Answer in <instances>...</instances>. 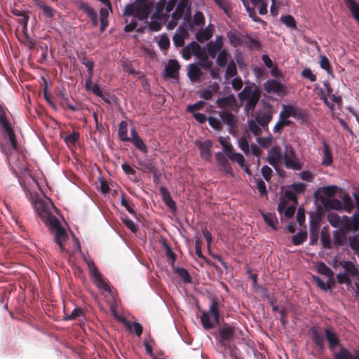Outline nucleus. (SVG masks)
Masks as SVG:
<instances>
[{"instance_id":"obj_18","label":"nucleus","mask_w":359,"mask_h":359,"mask_svg":"<svg viewBox=\"0 0 359 359\" xmlns=\"http://www.w3.org/2000/svg\"><path fill=\"white\" fill-rule=\"evenodd\" d=\"M219 115L222 123L226 124L230 129L236 128L237 118L231 111L228 110H223L219 112Z\"/></svg>"},{"instance_id":"obj_51","label":"nucleus","mask_w":359,"mask_h":359,"mask_svg":"<svg viewBox=\"0 0 359 359\" xmlns=\"http://www.w3.org/2000/svg\"><path fill=\"white\" fill-rule=\"evenodd\" d=\"M79 132L74 131L73 133L69 134L65 138V142L69 147L75 146L76 142L79 140Z\"/></svg>"},{"instance_id":"obj_48","label":"nucleus","mask_w":359,"mask_h":359,"mask_svg":"<svg viewBox=\"0 0 359 359\" xmlns=\"http://www.w3.org/2000/svg\"><path fill=\"white\" fill-rule=\"evenodd\" d=\"M216 90L217 89L213 88H210V87L203 88L198 91V94L200 97L209 100L212 97L213 94L216 92Z\"/></svg>"},{"instance_id":"obj_1","label":"nucleus","mask_w":359,"mask_h":359,"mask_svg":"<svg viewBox=\"0 0 359 359\" xmlns=\"http://www.w3.org/2000/svg\"><path fill=\"white\" fill-rule=\"evenodd\" d=\"M324 332L334 359H359V349L352 353L348 348L341 346L339 351H335L336 348L340 344L338 337L329 328H325Z\"/></svg>"},{"instance_id":"obj_13","label":"nucleus","mask_w":359,"mask_h":359,"mask_svg":"<svg viewBox=\"0 0 359 359\" xmlns=\"http://www.w3.org/2000/svg\"><path fill=\"white\" fill-rule=\"evenodd\" d=\"M273 118V109L270 104L264 108V111L259 112L255 116L256 122L262 128H265L268 126Z\"/></svg>"},{"instance_id":"obj_52","label":"nucleus","mask_w":359,"mask_h":359,"mask_svg":"<svg viewBox=\"0 0 359 359\" xmlns=\"http://www.w3.org/2000/svg\"><path fill=\"white\" fill-rule=\"evenodd\" d=\"M209 125L216 130H222V123L220 119L217 117L210 116L208 118Z\"/></svg>"},{"instance_id":"obj_41","label":"nucleus","mask_w":359,"mask_h":359,"mask_svg":"<svg viewBox=\"0 0 359 359\" xmlns=\"http://www.w3.org/2000/svg\"><path fill=\"white\" fill-rule=\"evenodd\" d=\"M35 5L41 8L43 11V14L46 17L48 18H52L55 15V11L50 6H47L44 4L43 2H41L39 0H35Z\"/></svg>"},{"instance_id":"obj_27","label":"nucleus","mask_w":359,"mask_h":359,"mask_svg":"<svg viewBox=\"0 0 359 359\" xmlns=\"http://www.w3.org/2000/svg\"><path fill=\"white\" fill-rule=\"evenodd\" d=\"M212 36V28L211 25H208L205 29H201L196 33V39L200 42L203 43L211 39Z\"/></svg>"},{"instance_id":"obj_37","label":"nucleus","mask_w":359,"mask_h":359,"mask_svg":"<svg viewBox=\"0 0 359 359\" xmlns=\"http://www.w3.org/2000/svg\"><path fill=\"white\" fill-rule=\"evenodd\" d=\"M342 210L347 212H351L355 208V203L348 194H344L341 197Z\"/></svg>"},{"instance_id":"obj_14","label":"nucleus","mask_w":359,"mask_h":359,"mask_svg":"<svg viewBox=\"0 0 359 359\" xmlns=\"http://www.w3.org/2000/svg\"><path fill=\"white\" fill-rule=\"evenodd\" d=\"M196 144L200 150L201 157L206 161H210L212 160V142L210 140H206L203 142L197 140Z\"/></svg>"},{"instance_id":"obj_8","label":"nucleus","mask_w":359,"mask_h":359,"mask_svg":"<svg viewBox=\"0 0 359 359\" xmlns=\"http://www.w3.org/2000/svg\"><path fill=\"white\" fill-rule=\"evenodd\" d=\"M89 269L91 278L96 286L104 291L111 293V290L110 285L103 279L102 274L99 272L94 262L86 260Z\"/></svg>"},{"instance_id":"obj_38","label":"nucleus","mask_w":359,"mask_h":359,"mask_svg":"<svg viewBox=\"0 0 359 359\" xmlns=\"http://www.w3.org/2000/svg\"><path fill=\"white\" fill-rule=\"evenodd\" d=\"M229 158L231 161H236L238 165L248 173L250 174L249 169L248 165L245 163V158L240 153H233L232 154L229 155Z\"/></svg>"},{"instance_id":"obj_23","label":"nucleus","mask_w":359,"mask_h":359,"mask_svg":"<svg viewBox=\"0 0 359 359\" xmlns=\"http://www.w3.org/2000/svg\"><path fill=\"white\" fill-rule=\"evenodd\" d=\"M284 116L289 118V117H294L297 118H303L305 116L304 111L298 107H293L292 105H283Z\"/></svg>"},{"instance_id":"obj_2","label":"nucleus","mask_w":359,"mask_h":359,"mask_svg":"<svg viewBox=\"0 0 359 359\" xmlns=\"http://www.w3.org/2000/svg\"><path fill=\"white\" fill-rule=\"evenodd\" d=\"M242 103L245 102V111L248 115H253L255 107L261 97V90L255 84L245 86L238 95Z\"/></svg>"},{"instance_id":"obj_53","label":"nucleus","mask_w":359,"mask_h":359,"mask_svg":"<svg viewBox=\"0 0 359 359\" xmlns=\"http://www.w3.org/2000/svg\"><path fill=\"white\" fill-rule=\"evenodd\" d=\"M338 189L337 186H327L324 187L318 190V191L323 193L324 195L332 197L334 196Z\"/></svg>"},{"instance_id":"obj_57","label":"nucleus","mask_w":359,"mask_h":359,"mask_svg":"<svg viewBox=\"0 0 359 359\" xmlns=\"http://www.w3.org/2000/svg\"><path fill=\"white\" fill-rule=\"evenodd\" d=\"M237 67L235 62L231 60L229 62L226 70V76L229 77H233L237 74Z\"/></svg>"},{"instance_id":"obj_35","label":"nucleus","mask_w":359,"mask_h":359,"mask_svg":"<svg viewBox=\"0 0 359 359\" xmlns=\"http://www.w3.org/2000/svg\"><path fill=\"white\" fill-rule=\"evenodd\" d=\"M333 161L332 152L330 151L329 145L326 143H323V158L322 161V165L324 166H330L332 165Z\"/></svg>"},{"instance_id":"obj_30","label":"nucleus","mask_w":359,"mask_h":359,"mask_svg":"<svg viewBox=\"0 0 359 359\" xmlns=\"http://www.w3.org/2000/svg\"><path fill=\"white\" fill-rule=\"evenodd\" d=\"M81 9L84 13L87 14L88 18L90 19L92 24L94 27H97L98 25V18L96 11L91 8L88 4H83L81 6Z\"/></svg>"},{"instance_id":"obj_3","label":"nucleus","mask_w":359,"mask_h":359,"mask_svg":"<svg viewBox=\"0 0 359 359\" xmlns=\"http://www.w3.org/2000/svg\"><path fill=\"white\" fill-rule=\"evenodd\" d=\"M153 10V3L150 0H135L126 6L123 15H133L140 20H147Z\"/></svg>"},{"instance_id":"obj_32","label":"nucleus","mask_w":359,"mask_h":359,"mask_svg":"<svg viewBox=\"0 0 359 359\" xmlns=\"http://www.w3.org/2000/svg\"><path fill=\"white\" fill-rule=\"evenodd\" d=\"M346 6L349 9L354 18L359 23V5L355 0H344Z\"/></svg>"},{"instance_id":"obj_61","label":"nucleus","mask_w":359,"mask_h":359,"mask_svg":"<svg viewBox=\"0 0 359 359\" xmlns=\"http://www.w3.org/2000/svg\"><path fill=\"white\" fill-rule=\"evenodd\" d=\"M248 41L246 43V46L251 49H259L261 48L262 43L257 39H255L250 36H247Z\"/></svg>"},{"instance_id":"obj_28","label":"nucleus","mask_w":359,"mask_h":359,"mask_svg":"<svg viewBox=\"0 0 359 359\" xmlns=\"http://www.w3.org/2000/svg\"><path fill=\"white\" fill-rule=\"evenodd\" d=\"M321 202L326 209L342 210V202L339 199L323 198Z\"/></svg>"},{"instance_id":"obj_60","label":"nucleus","mask_w":359,"mask_h":359,"mask_svg":"<svg viewBox=\"0 0 359 359\" xmlns=\"http://www.w3.org/2000/svg\"><path fill=\"white\" fill-rule=\"evenodd\" d=\"M219 142L223 147V150L228 157H229V155L231 156V154H232L233 153V149L231 144L227 143L222 137H220L219 139Z\"/></svg>"},{"instance_id":"obj_17","label":"nucleus","mask_w":359,"mask_h":359,"mask_svg":"<svg viewBox=\"0 0 359 359\" xmlns=\"http://www.w3.org/2000/svg\"><path fill=\"white\" fill-rule=\"evenodd\" d=\"M282 158L281 148L279 146H274L269 152L267 161L271 165L276 167Z\"/></svg>"},{"instance_id":"obj_11","label":"nucleus","mask_w":359,"mask_h":359,"mask_svg":"<svg viewBox=\"0 0 359 359\" xmlns=\"http://www.w3.org/2000/svg\"><path fill=\"white\" fill-rule=\"evenodd\" d=\"M264 89L270 94L284 97L287 94V87L275 79H269L264 83Z\"/></svg>"},{"instance_id":"obj_36","label":"nucleus","mask_w":359,"mask_h":359,"mask_svg":"<svg viewBox=\"0 0 359 359\" xmlns=\"http://www.w3.org/2000/svg\"><path fill=\"white\" fill-rule=\"evenodd\" d=\"M280 120L276 123L273 128L274 133H280L285 126L291 124V121L284 116V113L281 111L279 115Z\"/></svg>"},{"instance_id":"obj_12","label":"nucleus","mask_w":359,"mask_h":359,"mask_svg":"<svg viewBox=\"0 0 359 359\" xmlns=\"http://www.w3.org/2000/svg\"><path fill=\"white\" fill-rule=\"evenodd\" d=\"M34 209L41 220L46 224L50 222V217H55L50 212L49 203L43 200H36L34 202Z\"/></svg>"},{"instance_id":"obj_42","label":"nucleus","mask_w":359,"mask_h":359,"mask_svg":"<svg viewBox=\"0 0 359 359\" xmlns=\"http://www.w3.org/2000/svg\"><path fill=\"white\" fill-rule=\"evenodd\" d=\"M128 128L127 123L125 121H122L119 124L118 128V136L121 140L123 142L130 141V137H128Z\"/></svg>"},{"instance_id":"obj_40","label":"nucleus","mask_w":359,"mask_h":359,"mask_svg":"<svg viewBox=\"0 0 359 359\" xmlns=\"http://www.w3.org/2000/svg\"><path fill=\"white\" fill-rule=\"evenodd\" d=\"M242 1H243V5L245 7V9H246L249 16L252 18V20L254 22L266 24L265 21H264L262 19H261L260 18H259L257 15L255 8L250 7L249 3L246 0H242Z\"/></svg>"},{"instance_id":"obj_26","label":"nucleus","mask_w":359,"mask_h":359,"mask_svg":"<svg viewBox=\"0 0 359 359\" xmlns=\"http://www.w3.org/2000/svg\"><path fill=\"white\" fill-rule=\"evenodd\" d=\"M85 88L87 91H91L93 94L102 98L104 102L107 104L110 103V100L102 93L99 84L95 83L93 85L92 79L90 80V83L88 84V86H87V81H86Z\"/></svg>"},{"instance_id":"obj_47","label":"nucleus","mask_w":359,"mask_h":359,"mask_svg":"<svg viewBox=\"0 0 359 359\" xmlns=\"http://www.w3.org/2000/svg\"><path fill=\"white\" fill-rule=\"evenodd\" d=\"M281 22L285 24L287 27L296 29L297 24L295 19L290 15H283L280 18Z\"/></svg>"},{"instance_id":"obj_5","label":"nucleus","mask_w":359,"mask_h":359,"mask_svg":"<svg viewBox=\"0 0 359 359\" xmlns=\"http://www.w3.org/2000/svg\"><path fill=\"white\" fill-rule=\"evenodd\" d=\"M210 306L208 311H203L201 321L205 330H210L215 327L216 324L219 322V302L215 297H210Z\"/></svg>"},{"instance_id":"obj_4","label":"nucleus","mask_w":359,"mask_h":359,"mask_svg":"<svg viewBox=\"0 0 359 359\" xmlns=\"http://www.w3.org/2000/svg\"><path fill=\"white\" fill-rule=\"evenodd\" d=\"M0 124L2 126L5 135L8 138L11 143V146L8 148L5 145L1 144V150L5 155L8 156L14 150L17 149L18 144L13 128L7 120L5 109L1 104Z\"/></svg>"},{"instance_id":"obj_55","label":"nucleus","mask_w":359,"mask_h":359,"mask_svg":"<svg viewBox=\"0 0 359 359\" xmlns=\"http://www.w3.org/2000/svg\"><path fill=\"white\" fill-rule=\"evenodd\" d=\"M84 65L87 68V71H88V78L86 79V81H87V86H88V84L90 83V80L92 79L93 76L95 63L93 60H90Z\"/></svg>"},{"instance_id":"obj_20","label":"nucleus","mask_w":359,"mask_h":359,"mask_svg":"<svg viewBox=\"0 0 359 359\" xmlns=\"http://www.w3.org/2000/svg\"><path fill=\"white\" fill-rule=\"evenodd\" d=\"M130 141L133 145L142 151L143 154H147L148 152V148L143 140L139 136L135 128H132L130 132Z\"/></svg>"},{"instance_id":"obj_10","label":"nucleus","mask_w":359,"mask_h":359,"mask_svg":"<svg viewBox=\"0 0 359 359\" xmlns=\"http://www.w3.org/2000/svg\"><path fill=\"white\" fill-rule=\"evenodd\" d=\"M283 158L287 168L294 170H300L302 168V163L297 161L295 150L291 145H285Z\"/></svg>"},{"instance_id":"obj_54","label":"nucleus","mask_w":359,"mask_h":359,"mask_svg":"<svg viewBox=\"0 0 359 359\" xmlns=\"http://www.w3.org/2000/svg\"><path fill=\"white\" fill-rule=\"evenodd\" d=\"M84 316V312L81 308H75L70 315L67 316L65 317V320H74L76 318H79V317H83Z\"/></svg>"},{"instance_id":"obj_29","label":"nucleus","mask_w":359,"mask_h":359,"mask_svg":"<svg viewBox=\"0 0 359 359\" xmlns=\"http://www.w3.org/2000/svg\"><path fill=\"white\" fill-rule=\"evenodd\" d=\"M122 323L125 325V327L128 331L133 332V329L134 332L135 333L137 337H140L142 334L143 327L140 323L135 321L130 323L125 318L123 319Z\"/></svg>"},{"instance_id":"obj_31","label":"nucleus","mask_w":359,"mask_h":359,"mask_svg":"<svg viewBox=\"0 0 359 359\" xmlns=\"http://www.w3.org/2000/svg\"><path fill=\"white\" fill-rule=\"evenodd\" d=\"M216 102L217 106L220 108H224L226 107H233L236 104V100L233 95H231L222 98H218Z\"/></svg>"},{"instance_id":"obj_7","label":"nucleus","mask_w":359,"mask_h":359,"mask_svg":"<svg viewBox=\"0 0 359 359\" xmlns=\"http://www.w3.org/2000/svg\"><path fill=\"white\" fill-rule=\"evenodd\" d=\"M243 334V332L237 327L224 323L219 329V341L222 346H227L231 341L238 339Z\"/></svg>"},{"instance_id":"obj_9","label":"nucleus","mask_w":359,"mask_h":359,"mask_svg":"<svg viewBox=\"0 0 359 359\" xmlns=\"http://www.w3.org/2000/svg\"><path fill=\"white\" fill-rule=\"evenodd\" d=\"M50 222L47 225L50 226L52 230L55 231V241L59 245L62 252L65 250V248L63 245V242L65 241L68 236L63 227L61 226L58 219L56 217H50Z\"/></svg>"},{"instance_id":"obj_34","label":"nucleus","mask_w":359,"mask_h":359,"mask_svg":"<svg viewBox=\"0 0 359 359\" xmlns=\"http://www.w3.org/2000/svg\"><path fill=\"white\" fill-rule=\"evenodd\" d=\"M317 271L323 275L326 276L330 282H332L334 279V273L331 269H330L324 262L318 263L317 266Z\"/></svg>"},{"instance_id":"obj_49","label":"nucleus","mask_w":359,"mask_h":359,"mask_svg":"<svg viewBox=\"0 0 359 359\" xmlns=\"http://www.w3.org/2000/svg\"><path fill=\"white\" fill-rule=\"evenodd\" d=\"M164 248L165 250V255L167 257L168 262L172 266H173L176 260V255L167 243H164Z\"/></svg>"},{"instance_id":"obj_46","label":"nucleus","mask_w":359,"mask_h":359,"mask_svg":"<svg viewBox=\"0 0 359 359\" xmlns=\"http://www.w3.org/2000/svg\"><path fill=\"white\" fill-rule=\"evenodd\" d=\"M346 236L344 233L338 231L334 233V243L335 245H344L346 243Z\"/></svg>"},{"instance_id":"obj_56","label":"nucleus","mask_w":359,"mask_h":359,"mask_svg":"<svg viewBox=\"0 0 359 359\" xmlns=\"http://www.w3.org/2000/svg\"><path fill=\"white\" fill-rule=\"evenodd\" d=\"M260 126L255 121L251 120L248 122V127L252 133L255 136H259L262 134Z\"/></svg>"},{"instance_id":"obj_45","label":"nucleus","mask_w":359,"mask_h":359,"mask_svg":"<svg viewBox=\"0 0 359 359\" xmlns=\"http://www.w3.org/2000/svg\"><path fill=\"white\" fill-rule=\"evenodd\" d=\"M307 238V233L305 231H301L292 236V241L294 245L302 244Z\"/></svg>"},{"instance_id":"obj_24","label":"nucleus","mask_w":359,"mask_h":359,"mask_svg":"<svg viewBox=\"0 0 359 359\" xmlns=\"http://www.w3.org/2000/svg\"><path fill=\"white\" fill-rule=\"evenodd\" d=\"M312 341L315 346L319 350L323 351L325 348V342L323 335L318 330L317 328L312 327L311 328Z\"/></svg>"},{"instance_id":"obj_39","label":"nucleus","mask_w":359,"mask_h":359,"mask_svg":"<svg viewBox=\"0 0 359 359\" xmlns=\"http://www.w3.org/2000/svg\"><path fill=\"white\" fill-rule=\"evenodd\" d=\"M319 233V226L313 219L310 221V239L312 244L318 241Z\"/></svg>"},{"instance_id":"obj_43","label":"nucleus","mask_w":359,"mask_h":359,"mask_svg":"<svg viewBox=\"0 0 359 359\" xmlns=\"http://www.w3.org/2000/svg\"><path fill=\"white\" fill-rule=\"evenodd\" d=\"M229 57H230L229 52L225 49L222 50L217 57V64L221 67H224L227 65Z\"/></svg>"},{"instance_id":"obj_33","label":"nucleus","mask_w":359,"mask_h":359,"mask_svg":"<svg viewBox=\"0 0 359 359\" xmlns=\"http://www.w3.org/2000/svg\"><path fill=\"white\" fill-rule=\"evenodd\" d=\"M226 34L229 40V43L233 47L236 48L241 46L242 41L240 38L239 33L236 30H230Z\"/></svg>"},{"instance_id":"obj_44","label":"nucleus","mask_w":359,"mask_h":359,"mask_svg":"<svg viewBox=\"0 0 359 359\" xmlns=\"http://www.w3.org/2000/svg\"><path fill=\"white\" fill-rule=\"evenodd\" d=\"M175 272L180 277L184 283H191L192 282L191 277L187 269L179 267L175 269Z\"/></svg>"},{"instance_id":"obj_50","label":"nucleus","mask_w":359,"mask_h":359,"mask_svg":"<svg viewBox=\"0 0 359 359\" xmlns=\"http://www.w3.org/2000/svg\"><path fill=\"white\" fill-rule=\"evenodd\" d=\"M328 222L333 227H338L341 224L340 217L334 212H330L327 215V217Z\"/></svg>"},{"instance_id":"obj_63","label":"nucleus","mask_w":359,"mask_h":359,"mask_svg":"<svg viewBox=\"0 0 359 359\" xmlns=\"http://www.w3.org/2000/svg\"><path fill=\"white\" fill-rule=\"evenodd\" d=\"M261 172H262L264 179L266 182H269L271 178V175H272V172H273L272 169L270 167H269L268 165H264L261 169Z\"/></svg>"},{"instance_id":"obj_22","label":"nucleus","mask_w":359,"mask_h":359,"mask_svg":"<svg viewBox=\"0 0 359 359\" xmlns=\"http://www.w3.org/2000/svg\"><path fill=\"white\" fill-rule=\"evenodd\" d=\"M184 20H187L189 22L188 24V29L189 31H194V25L196 26H203L205 22V18L203 15V13L201 11H197L194 16V21L193 22H191L190 17L188 15H186L184 17Z\"/></svg>"},{"instance_id":"obj_19","label":"nucleus","mask_w":359,"mask_h":359,"mask_svg":"<svg viewBox=\"0 0 359 359\" xmlns=\"http://www.w3.org/2000/svg\"><path fill=\"white\" fill-rule=\"evenodd\" d=\"M215 160L220 170H222L227 174L233 175V169L226 156L222 152H217L215 154Z\"/></svg>"},{"instance_id":"obj_64","label":"nucleus","mask_w":359,"mask_h":359,"mask_svg":"<svg viewBox=\"0 0 359 359\" xmlns=\"http://www.w3.org/2000/svg\"><path fill=\"white\" fill-rule=\"evenodd\" d=\"M302 76L305 78L309 79L311 82H314L316 81V76L313 74L312 71L309 68H305L302 72Z\"/></svg>"},{"instance_id":"obj_25","label":"nucleus","mask_w":359,"mask_h":359,"mask_svg":"<svg viewBox=\"0 0 359 359\" xmlns=\"http://www.w3.org/2000/svg\"><path fill=\"white\" fill-rule=\"evenodd\" d=\"M187 75L191 81L197 82L201 79L203 72L198 65L191 64L189 66Z\"/></svg>"},{"instance_id":"obj_15","label":"nucleus","mask_w":359,"mask_h":359,"mask_svg":"<svg viewBox=\"0 0 359 359\" xmlns=\"http://www.w3.org/2000/svg\"><path fill=\"white\" fill-rule=\"evenodd\" d=\"M223 45L222 36H217L215 41H211L207 43V53L211 58H215L217 53L222 50Z\"/></svg>"},{"instance_id":"obj_62","label":"nucleus","mask_w":359,"mask_h":359,"mask_svg":"<svg viewBox=\"0 0 359 359\" xmlns=\"http://www.w3.org/2000/svg\"><path fill=\"white\" fill-rule=\"evenodd\" d=\"M215 4L219 6V7L222 9L225 13L228 14L231 11V6L227 0H214Z\"/></svg>"},{"instance_id":"obj_58","label":"nucleus","mask_w":359,"mask_h":359,"mask_svg":"<svg viewBox=\"0 0 359 359\" xmlns=\"http://www.w3.org/2000/svg\"><path fill=\"white\" fill-rule=\"evenodd\" d=\"M122 222L132 232L135 233L137 231L138 227L127 215L122 217Z\"/></svg>"},{"instance_id":"obj_59","label":"nucleus","mask_w":359,"mask_h":359,"mask_svg":"<svg viewBox=\"0 0 359 359\" xmlns=\"http://www.w3.org/2000/svg\"><path fill=\"white\" fill-rule=\"evenodd\" d=\"M320 65L322 69L326 70L328 73L332 72L330 62L325 55H320Z\"/></svg>"},{"instance_id":"obj_6","label":"nucleus","mask_w":359,"mask_h":359,"mask_svg":"<svg viewBox=\"0 0 359 359\" xmlns=\"http://www.w3.org/2000/svg\"><path fill=\"white\" fill-rule=\"evenodd\" d=\"M339 265L344 268L345 272L337 275V280L339 284H346L348 286L352 285L351 277H355L359 280V268L351 261H341Z\"/></svg>"},{"instance_id":"obj_16","label":"nucleus","mask_w":359,"mask_h":359,"mask_svg":"<svg viewBox=\"0 0 359 359\" xmlns=\"http://www.w3.org/2000/svg\"><path fill=\"white\" fill-rule=\"evenodd\" d=\"M180 65L177 60H170L165 67V76L171 79L178 78Z\"/></svg>"},{"instance_id":"obj_21","label":"nucleus","mask_w":359,"mask_h":359,"mask_svg":"<svg viewBox=\"0 0 359 359\" xmlns=\"http://www.w3.org/2000/svg\"><path fill=\"white\" fill-rule=\"evenodd\" d=\"M159 191L164 203L168 207L172 212H175L177 210V205L172 198L169 191L164 187H161Z\"/></svg>"}]
</instances>
